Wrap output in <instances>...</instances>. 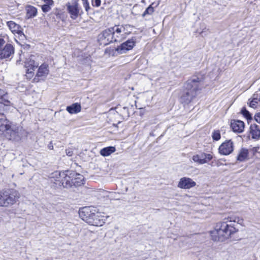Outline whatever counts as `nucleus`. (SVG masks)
I'll list each match as a JSON object with an SVG mask.
<instances>
[{
  "mask_svg": "<svg viewBox=\"0 0 260 260\" xmlns=\"http://www.w3.org/2000/svg\"><path fill=\"white\" fill-rule=\"evenodd\" d=\"M7 93L3 90L0 89V101H3L7 99Z\"/></svg>",
  "mask_w": 260,
  "mask_h": 260,
  "instance_id": "31",
  "label": "nucleus"
},
{
  "mask_svg": "<svg viewBox=\"0 0 260 260\" xmlns=\"http://www.w3.org/2000/svg\"><path fill=\"white\" fill-rule=\"evenodd\" d=\"M196 183L192 179L184 177L181 178L178 182V187L181 189H190L194 187Z\"/></svg>",
  "mask_w": 260,
  "mask_h": 260,
  "instance_id": "14",
  "label": "nucleus"
},
{
  "mask_svg": "<svg viewBox=\"0 0 260 260\" xmlns=\"http://www.w3.org/2000/svg\"><path fill=\"white\" fill-rule=\"evenodd\" d=\"M26 11L29 17H34L37 15V9L33 6H27L26 7Z\"/></svg>",
  "mask_w": 260,
  "mask_h": 260,
  "instance_id": "25",
  "label": "nucleus"
},
{
  "mask_svg": "<svg viewBox=\"0 0 260 260\" xmlns=\"http://www.w3.org/2000/svg\"><path fill=\"white\" fill-rule=\"evenodd\" d=\"M20 195L14 189H6L0 191V207H9L17 203Z\"/></svg>",
  "mask_w": 260,
  "mask_h": 260,
  "instance_id": "4",
  "label": "nucleus"
},
{
  "mask_svg": "<svg viewBox=\"0 0 260 260\" xmlns=\"http://www.w3.org/2000/svg\"><path fill=\"white\" fill-rule=\"evenodd\" d=\"M242 221V219L235 216L225 218L223 221L217 223L214 229L210 232L212 239L214 241H224L238 231L232 222L241 223Z\"/></svg>",
  "mask_w": 260,
  "mask_h": 260,
  "instance_id": "1",
  "label": "nucleus"
},
{
  "mask_svg": "<svg viewBox=\"0 0 260 260\" xmlns=\"http://www.w3.org/2000/svg\"><path fill=\"white\" fill-rule=\"evenodd\" d=\"M67 111L70 114H76L80 112L81 110L80 104L76 103L72 105L68 106L66 108Z\"/></svg>",
  "mask_w": 260,
  "mask_h": 260,
  "instance_id": "21",
  "label": "nucleus"
},
{
  "mask_svg": "<svg viewBox=\"0 0 260 260\" xmlns=\"http://www.w3.org/2000/svg\"><path fill=\"white\" fill-rule=\"evenodd\" d=\"M39 56L30 55L24 61V67L26 68L25 76L27 79H30L34 77V71L39 65Z\"/></svg>",
  "mask_w": 260,
  "mask_h": 260,
  "instance_id": "6",
  "label": "nucleus"
},
{
  "mask_svg": "<svg viewBox=\"0 0 260 260\" xmlns=\"http://www.w3.org/2000/svg\"><path fill=\"white\" fill-rule=\"evenodd\" d=\"M81 218L88 223L94 226H102L104 223L103 219L100 218L99 213L92 212L90 207H84L79 212Z\"/></svg>",
  "mask_w": 260,
  "mask_h": 260,
  "instance_id": "5",
  "label": "nucleus"
},
{
  "mask_svg": "<svg viewBox=\"0 0 260 260\" xmlns=\"http://www.w3.org/2000/svg\"><path fill=\"white\" fill-rule=\"evenodd\" d=\"M45 4L48 5L50 6H53L54 2L52 0H44Z\"/></svg>",
  "mask_w": 260,
  "mask_h": 260,
  "instance_id": "35",
  "label": "nucleus"
},
{
  "mask_svg": "<svg viewBox=\"0 0 260 260\" xmlns=\"http://www.w3.org/2000/svg\"><path fill=\"white\" fill-rule=\"evenodd\" d=\"M41 9L43 12L47 13L51 10V6L44 4V5H42Z\"/></svg>",
  "mask_w": 260,
  "mask_h": 260,
  "instance_id": "30",
  "label": "nucleus"
},
{
  "mask_svg": "<svg viewBox=\"0 0 260 260\" xmlns=\"http://www.w3.org/2000/svg\"><path fill=\"white\" fill-rule=\"evenodd\" d=\"M69 174L72 176L73 179L74 185L79 186L83 184L84 177L82 175L77 174L74 171L69 172Z\"/></svg>",
  "mask_w": 260,
  "mask_h": 260,
  "instance_id": "19",
  "label": "nucleus"
},
{
  "mask_svg": "<svg viewBox=\"0 0 260 260\" xmlns=\"http://www.w3.org/2000/svg\"><path fill=\"white\" fill-rule=\"evenodd\" d=\"M98 41L101 45L106 46L111 43L115 42L113 37L111 28L103 31L98 37Z\"/></svg>",
  "mask_w": 260,
  "mask_h": 260,
  "instance_id": "9",
  "label": "nucleus"
},
{
  "mask_svg": "<svg viewBox=\"0 0 260 260\" xmlns=\"http://www.w3.org/2000/svg\"><path fill=\"white\" fill-rule=\"evenodd\" d=\"M212 155L210 154L201 153L200 154L194 155L192 156V160L200 165L207 163L212 158Z\"/></svg>",
  "mask_w": 260,
  "mask_h": 260,
  "instance_id": "15",
  "label": "nucleus"
},
{
  "mask_svg": "<svg viewBox=\"0 0 260 260\" xmlns=\"http://www.w3.org/2000/svg\"><path fill=\"white\" fill-rule=\"evenodd\" d=\"M241 113L243 116L246 117L247 119H251V115L249 112L246 110L245 107H243L241 110Z\"/></svg>",
  "mask_w": 260,
  "mask_h": 260,
  "instance_id": "29",
  "label": "nucleus"
},
{
  "mask_svg": "<svg viewBox=\"0 0 260 260\" xmlns=\"http://www.w3.org/2000/svg\"><path fill=\"white\" fill-rule=\"evenodd\" d=\"M10 105V101L7 99L0 101V115H4V113L8 111Z\"/></svg>",
  "mask_w": 260,
  "mask_h": 260,
  "instance_id": "22",
  "label": "nucleus"
},
{
  "mask_svg": "<svg viewBox=\"0 0 260 260\" xmlns=\"http://www.w3.org/2000/svg\"><path fill=\"white\" fill-rule=\"evenodd\" d=\"M79 0H72L66 4L67 11L73 19H76L78 17L79 14Z\"/></svg>",
  "mask_w": 260,
  "mask_h": 260,
  "instance_id": "10",
  "label": "nucleus"
},
{
  "mask_svg": "<svg viewBox=\"0 0 260 260\" xmlns=\"http://www.w3.org/2000/svg\"><path fill=\"white\" fill-rule=\"evenodd\" d=\"M249 131L252 139H258L260 138V128L256 124H251Z\"/></svg>",
  "mask_w": 260,
  "mask_h": 260,
  "instance_id": "20",
  "label": "nucleus"
},
{
  "mask_svg": "<svg viewBox=\"0 0 260 260\" xmlns=\"http://www.w3.org/2000/svg\"><path fill=\"white\" fill-rule=\"evenodd\" d=\"M231 126L234 132L241 133L244 128V123L241 120H233L231 121Z\"/></svg>",
  "mask_w": 260,
  "mask_h": 260,
  "instance_id": "18",
  "label": "nucleus"
},
{
  "mask_svg": "<svg viewBox=\"0 0 260 260\" xmlns=\"http://www.w3.org/2000/svg\"><path fill=\"white\" fill-rule=\"evenodd\" d=\"M255 120L258 123H260V113H257L255 115Z\"/></svg>",
  "mask_w": 260,
  "mask_h": 260,
  "instance_id": "36",
  "label": "nucleus"
},
{
  "mask_svg": "<svg viewBox=\"0 0 260 260\" xmlns=\"http://www.w3.org/2000/svg\"><path fill=\"white\" fill-rule=\"evenodd\" d=\"M20 128L12 126L11 122L7 119H0V135H4L10 140L19 141L21 139Z\"/></svg>",
  "mask_w": 260,
  "mask_h": 260,
  "instance_id": "3",
  "label": "nucleus"
},
{
  "mask_svg": "<svg viewBox=\"0 0 260 260\" xmlns=\"http://www.w3.org/2000/svg\"><path fill=\"white\" fill-rule=\"evenodd\" d=\"M212 139L215 141H218L221 138L220 133L219 130L214 131L212 134Z\"/></svg>",
  "mask_w": 260,
  "mask_h": 260,
  "instance_id": "27",
  "label": "nucleus"
},
{
  "mask_svg": "<svg viewBox=\"0 0 260 260\" xmlns=\"http://www.w3.org/2000/svg\"><path fill=\"white\" fill-rule=\"evenodd\" d=\"M101 0H92V5L94 7H99L101 5Z\"/></svg>",
  "mask_w": 260,
  "mask_h": 260,
  "instance_id": "33",
  "label": "nucleus"
},
{
  "mask_svg": "<svg viewBox=\"0 0 260 260\" xmlns=\"http://www.w3.org/2000/svg\"><path fill=\"white\" fill-rule=\"evenodd\" d=\"M66 153L69 156H72L73 155V151L71 148H68L66 150Z\"/></svg>",
  "mask_w": 260,
  "mask_h": 260,
  "instance_id": "34",
  "label": "nucleus"
},
{
  "mask_svg": "<svg viewBox=\"0 0 260 260\" xmlns=\"http://www.w3.org/2000/svg\"><path fill=\"white\" fill-rule=\"evenodd\" d=\"M7 25L9 29L14 34H16L20 36H21L22 35L24 36V34L22 30L21 26L19 24L16 23L15 22L13 21H8L7 22Z\"/></svg>",
  "mask_w": 260,
  "mask_h": 260,
  "instance_id": "17",
  "label": "nucleus"
},
{
  "mask_svg": "<svg viewBox=\"0 0 260 260\" xmlns=\"http://www.w3.org/2000/svg\"><path fill=\"white\" fill-rule=\"evenodd\" d=\"M127 25H115L111 27L115 42H120L127 37L130 34L127 29Z\"/></svg>",
  "mask_w": 260,
  "mask_h": 260,
  "instance_id": "7",
  "label": "nucleus"
},
{
  "mask_svg": "<svg viewBox=\"0 0 260 260\" xmlns=\"http://www.w3.org/2000/svg\"><path fill=\"white\" fill-rule=\"evenodd\" d=\"M71 172V171H68L66 172H59L56 171L51 174V177H57L58 176L60 177H62L63 179L59 183V185H61L64 188H69L74 185L73 179L69 173Z\"/></svg>",
  "mask_w": 260,
  "mask_h": 260,
  "instance_id": "8",
  "label": "nucleus"
},
{
  "mask_svg": "<svg viewBox=\"0 0 260 260\" xmlns=\"http://www.w3.org/2000/svg\"><path fill=\"white\" fill-rule=\"evenodd\" d=\"M83 1V5L84 7L85 11L88 12L89 10L90 9V6L89 3L87 0H82Z\"/></svg>",
  "mask_w": 260,
  "mask_h": 260,
  "instance_id": "32",
  "label": "nucleus"
},
{
  "mask_svg": "<svg viewBox=\"0 0 260 260\" xmlns=\"http://www.w3.org/2000/svg\"><path fill=\"white\" fill-rule=\"evenodd\" d=\"M258 104V99L257 98H253V99L249 102V107L255 109L257 107Z\"/></svg>",
  "mask_w": 260,
  "mask_h": 260,
  "instance_id": "28",
  "label": "nucleus"
},
{
  "mask_svg": "<svg viewBox=\"0 0 260 260\" xmlns=\"http://www.w3.org/2000/svg\"><path fill=\"white\" fill-rule=\"evenodd\" d=\"M136 39L135 37H132L125 42L122 43L120 45L117 46L116 51L119 54L126 53L128 51L132 50L135 46Z\"/></svg>",
  "mask_w": 260,
  "mask_h": 260,
  "instance_id": "11",
  "label": "nucleus"
},
{
  "mask_svg": "<svg viewBox=\"0 0 260 260\" xmlns=\"http://www.w3.org/2000/svg\"><path fill=\"white\" fill-rule=\"evenodd\" d=\"M248 151L247 149H242L239 152L237 156V160L240 161H243L246 159L248 157Z\"/></svg>",
  "mask_w": 260,
  "mask_h": 260,
  "instance_id": "24",
  "label": "nucleus"
},
{
  "mask_svg": "<svg viewBox=\"0 0 260 260\" xmlns=\"http://www.w3.org/2000/svg\"><path fill=\"white\" fill-rule=\"evenodd\" d=\"M203 86V78L193 76L188 79L184 85V90L180 97L181 103L188 104L197 94Z\"/></svg>",
  "mask_w": 260,
  "mask_h": 260,
  "instance_id": "2",
  "label": "nucleus"
},
{
  "mask_svg": "<svg viewBox=\"0 0 260 260\" xmlns=\"http://www.w3.org/2000/svg\"><path fill=\"white\" fill-rule=\"evenodd\" d=\"M14 53V48L12 45L7 44L4 48L0 50V59L7 58Z\"/></svg>",
  "mask_w": 260,
  "mask_h": 260,
  "instance_id": "16",
  "label": "nucleus"
},
{
  "mask_svg": "<svg viewBox=\"0 0 260 260\" xmlns=\"http://www.w3.org/2000/svg\"><path fill=\"white\" fill-rule=\"evenodd\" d=\"M152 5H150L144 12V13L142 14V16L143 17H145L147 15H152L154 12V8L152 6Z\"/></svg>",
  "mask_w": 260,
  "mask_h": 260,
  "instance_id": "26",
  "label": "nucleus"
},
{
  "mask_svg": "<svg viewBox=\"0 0 260 260\" xmlns=\"http://www.w3.org/2000/svg\"><path fill=\"white\" fill-rule=\"evenodd\" d=\"M49 73V67L47 63L42 64L38 68L37 74L33 80L35 82H38L41 80H44Z\"/></svg>",
  "mask_w": 260,
  "mask_h": 260,
  "instance_id": "12",
  "label": "nucleus"
},
{
  "mask_svg": "<svg viewBox=\"0 0 260 260\" xmlns=\"http://www.w3.org/2000/svg\"><path fill=\"white\" fill-rule=\"evenodd\" d=\"M234 147L233 142L231 140H226L219 146L218 151L220 154L228 155L233 151Z\"/></svg>",
  "mask_w": 260,
  "mask_h": 260,
  "instance_id": "13",
  "label": "nucleus"
},
{
  "mask_svg": "<svg viewBox=\"0 0 260 260\" xmlns=\"http://www.w3.org/2000/svg\"><path fill=\"white\" fill-rule=\"evenodd\" d=\"M116 149L114 147L110 146L104 148L100 151V154L104 156H107L114 152Z\"/></svg>",
  "mask_w": 260,
  "mask_h": 260,
  "instance_id": "23",
  "label": "nucleus"
}]
</instances>
